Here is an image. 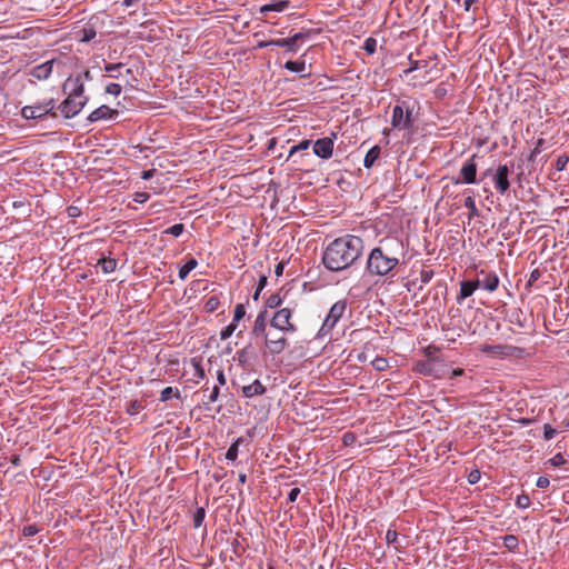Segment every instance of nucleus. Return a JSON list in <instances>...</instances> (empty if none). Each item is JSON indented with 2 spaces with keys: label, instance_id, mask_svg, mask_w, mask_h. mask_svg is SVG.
<instances>
[{
  "label": "nucleus",
  "instance_id": "obj_1",
  "mask_svg": "<svg viewBox=\"0 0 569 569\" xmlns=\"http://www.w3.org/2000/svg\"><path fill=\"white\" fill-rule=\"evenodd\" d=\"M363 241L360 237L346 234L332 240L322 253V263L332 272L350 268L362 254Z\"/></svg>",
  "mask_w": 569,
  "mask_h": 569
},
{
  "label": "nucleus",
  "instance_id": "obj_2",
  "mask_svg": "<svg viewBox=\"0 0 569 569\" xmlns=\"http://www.w3.org/2000/svg\"><path fill=\"white\" fill-rule=\"evenodd\" d=\"M405 257V248L398 238H385L373 248L367 260V271L373 276H388L400 263Z\"/></svg>",
  "mask_w": 569,
  "mask_h": 569
},
{
  "label": "nucleus",
  "instance_id": "obj_3",
  "mask_svg": "<svg viewBox=\"0 0 569 569\" xmlns=\"http://www.w3.org/2000/svg\"><path fill=\"white\" fill-rule=\"evenodd\" d=\"M63 91L68 92V97L60 103L59 110L64 118L70 119L77 116L88 101L83 96L84 86L81 77L68 78Z\"/></svg>",
  "mask_w": 569,
  "mask_h": 569
},
{
  "label": "nucleus",
  "instance_id": "obj_4",
  "mask_svg": "<svg viewBox=\"0 0 569 569\" xmlns=\"http://www.w3.org/2000/svg\"><path fill=\"white\" fill-rule=\"evenodd\" d=\"M54 107V100L49 99L48 101L37 102L32 106L23 107L21 110V116L27 120L43 118L47 114L56 117V113L53 112Z\"/></svg>",
  "mask_w": 569,
  "mask_h": 569
},
{
  "label": "nucleus",
  "instance_id": "obj_5",
  "mask_svg": "<svg viewBox=\"0 0 569 569\" xmlns=\"http://www.w3.org/2000/svg\"><path fill=\"white\" fill-rule=\"evenodd\" d=\"M293 311L290 308L277 310L270 321L272 328L281 332H296L297 326L291 321Z\"/></svg>",
  "mask_w": 569,
  "mask_h": 569
},
{
  "label": "nucleus",
  "instance_id": "obj_6",
  "mask_svg": "<svg viewBox=\"0 0 569 569\" xmlns=\"http://www.w3.org/2000/svg\"><path fill=\"white\" fill-rule=\"evenodd\" d=\"M346 308H347V303L345 300H339L332 305V307L330 308V310L320 328V333L322 336H327L332 331V329L336 327L337 322L343 316Z\"/></svg>",
  "mask_w": 569,
  "mask_h": 569
},
{
  "label": "nucleus",
  "instance_id": "obj_7",
  "mask_svg": "<svg viewBox=\"0 0 569 569\" xmlns=\"http://www.w3.org/2000/svg\"><path fill=\"white\" fill-rule=\"evenodd\" d=\"M391 126L396 129L408 130L413 127L412 110L403 106L396 104L392 109Z\"/></svg>",
  "mask_w": 569,
  "mask_h": 569
},
{
  "label": "nucleus",
  "instance_id": "obj_8",
  "mask_svg": "<svg viewBox=\"0 0 569 569\" xmlns=\"http://www.w3.org/2000/svg\"><path fill=\"white\" fill-rule=\"evenodd\" d=\"M337 139V133L332 132L331 137H325L318 139L313 144V153L322 159H329L333 153L335 140Z\"/></svg>",
  "mask_w": 569,
  "mask_h": 569
},
{
  "label": "nucleus",
  "instance_id": "obj_9",
  "mask_svg": "<svg viewBox=\"0 0 569 569\" xmlns=\"http://www.w3.org/2000/svg\"><path fill=\"white\" fill-rule=\"evenodd\" d=\"M476 154H472L461 167L459 171L460 179L456 183L472 184L477 181Z\"/></svg>",
  "mask_w": 569,
  "mask_h": 569
},
{
  "label": "nucleus",
  "instance_id": "obj_10",
  "mask_svg": "<svg viewBox=\"0 0 569 569\" xmlns=\"http://www.w3.org/2000/svg\"><path fill=\"white\" fill-rule=\"evenodd\" d=\"M508 176H509V168L506 164H500L497 168L496 174L493 177L496 190L500 194H505L510 188Z\"/></svg>",
  "mask_w": 569,
  "mask_h": 569
},
{
  "label": "nucleus",
  "instance_id": "obj_11",
  "mask_svg": "<svg viewBox=\"0 0 569 569\" xmlns=\"http://www.w3.org/2000/svg\"><path fill=\"white\" fill-rule=\"evenodd\" d=\"M479 350L487 355L508 357L512 355L513 347L483 343L479 346Z\"/></svg>",
  "mask_w": 569,
  "mask_h": 569
},
{
  "label": "nucleus",
  "instance_id": "obj_12",
  "mask_svg": "<svg viewBox=\"0 0 569 569\" xmlns=\"http://www.w3.org/2000/svg\"><path fill=\"white\" fill-rule=\"evenodd\" d=\"M264 345L270 353L280 355L288 348L289 342L284 336L278 337L277 340H273V338L266 337Z\"/></svg>",
  "mask_w": 569,
  "mask_h": 569
},
{
  "label": "nucleus",
  "instance_id": "obj_13",
  "mask_svg": "<svg viewBox=\"0 0 569 569\" xmlns=\"http://www.w3.org/2000/svg\"><path fill=\"white\" fill-rule=\"evenodd\" d=\"M118 114V110L111 109L110 107L102 104L99 108L94 109L88 117L90 122H97L100 120L111 119L113 116Z\"/></svg>",
  "mask_w": 569,
  "mask_h": 569
},
{
  "label": "nucleus",
  "instance_id": "obj_14",
  "mask_svg": "<svg viewBox=\"0 0 569 569\" xmlns=\"http://www.w3.org/2000/svg\"><path fill=\"white\" fill-rule=\"evenodd\" d=\"M306 37H307L306 33L298 32V33H295L290 38L273 39V43H274V47L287 48L289 51L296 52V50H297L296 47H297L298 42L303 40Z\"/></svg>",
  "mask_w": 569,
  "mask_h": 569
},
{
  "label": "nucleus",
  "instance_id": "obj_15",
  "mask_svg": "<svg viewBox=\"0 0 569 569\" xmlns=\"http://www.w3.org/2000/svg\"><path fill=\"white\" fill-rule=\"evenodd\" d=\"M480 287V280L475 281H462L460 283V292L457 297L458 303H461L462 300L472 296V293Z\"/></svg>",
  "mask_w": 569,
  "mask_h": 569
},
{
  "label": "nucleus",
  "instance_id": "obj_16",
  "mask_svg": "<svg viewBox=\"0 0 569 569\" xmlns=\"http://www.w3.org/2000/svg\"><path fill=\"white\" fill-rule=\"evenodd\" d=\"M480 274L483 276V278L480 280V287L483 289L492 292L496 291L499 286V278L496 272H485L483 270L480 271Z\"/></svg>",
  "mask_w": 569,
  "mask_h": 569
},
{
  "label": "nucleus",
  "instance_id": "obj_17",
  "mask_svg": "<svg viewBox=\"0 0 569 569\" xmlns=\"http://www.w3.org/2000/svg\"><path fill=\"white\" fill-rule=\"evenodd\" d=\"M53 63H54L53 60H49V61H46V62L34 67L31 72L32 77H34L36 79H39V80L48 79L50 77V74L52 73Z\"/></svg>",
  "mask_w": 569,
  "mask_h": 569
},
{
  "label": "nucleus",
  "instance_id": "obj_18",
  "mask_svg": "<svg viewBox=\"0 0 569 569\" xmlns=\"http://www.w3.org/2000/svg\"><path fill=\"white\" fill-rule=\"evenodd\" d=\"M266 387L260 382V380H254L252 383L242 387V395L246 398H252L254 396H261L266 392Z\"/></svg>",
  "mask_w": 569,
  "mask_h": 569
},
{
  "label": "nucleus",
  "instance_id": "obj_19",
  "mask_svg": "<svg viewBox=\"0 0 569 569\" xmlns=\"http://www.w3.org/2000/svg\"><path fill=\"white\" fill-rule=\"evenodd\" d=\"M289 6H290L289 0H278V1H273L270 3L263 4L262 7H260L259 11H260V13H267L270 11L282 12L286 9H288Z\"/></svg>",
  "mask_w": 569,
  "mask_h": 569
},
{
  "label": "nucleus",
  "instance_id": "obj_20",
  "mask_svg": "<svg viewBox=\"0 0 569 569\" xmlns=\"http://www.w3.org/2000/svg\"><path fill=\"white\" fill-rule=\"evenodd\" d=\"M266 329H267V319H266V312H260L256 320H254V325L252 327V335L256 336V337H268L266 335Z\"/></svg>",
  "mask_w": 569,
  "mask_h": 569
},
{
  "label": "nucleus",
  "instance_id": "obj_21",
  "mask_svg": "<svg viewBox=\"0 0 569 569\" xmlns=\"http://www.w3.org/2000/svg\"><path fill=\"white\" fill-rule=\"evenodd\" d=\"M419 367L420 372L426 376H430L436 379L445 378V372H436L437 361L435 360H428L427 362L421 363Z\"/></svg>",
  "mask_w": 569,
  "mask_h": 569
},
{
  "label": "nucleus",
  "instance_id": "obj_22",
  "mask_svg": "<svg viewBox=\"0 0 569 569\" xmlns=\"http://www.w3.org/2000/svg\"><path fill=\"white\" fill-rule=\"evenodd\" d=\"M381 154V149L379 146H373L365 156L363 166L367 169L373 167L375 162L379 159Z\"/></svg>",
  "mask_w": 569,
  "mask_h": 569
},
{
  "label": "nucleus",
  "instance_id": "obj_23",
  "mask_svg": "<svg viewBox=\"0 0 569 569\" xmlns=\"http://www.w3.org/2000/svg\"><path fill=\"white\" fill-rule=\"evenodd\" d=\"M76 34L80 42H89L96 37L97 32L93 27H84L77 31Z\"/></svg>",
  "mask_w": 569,
  "mask_h": 569
},
{
  "label": "nucleus",
  "instance_id": "obj_24",
  "mask_svg": "<svg viewBox=\"0 0 569 569\" xmlns=\"http://www.w3.org/2000/svg\"><path fill=\"white\" fill-rule=\"evenodd\" d=\"M98 264L104 273L113 272L117 269V260L113 258L102 257L98 260Z\"/></svg>",
  "mask_w": 569,
  "mask_h": 569
},
{
  "label": "nucleus",
  "instance_id": "obj_25",
  "mask_svg": "<svg viewBox=\"0 0 569 569\" xmlns=\"http://www.w3.org/2000/svg\"><path fill=\"white\" fill-rule=\"evenodd\" d=\"M198 266V261L194 258H190L180 269H179V278L184 280L188 274L196 269Z\"/></svg>",
  "mask_w": 569,
  "mask_h": 569
},
{
  "label": "nucleus",
  "instance_id": "obj_26",
  "mask_svg": "<svg viewBox=\"0 0 569 569\" xmlns=\"http://www.w3.org/2000/svg\"><path fill=\"white\" fill-rule=\"evenodd\" d=\"M171 397L180 399L181 395L178 388L166 387L160 393V401H168Z\"/></svg>",
  "mask_w": 569,
  "mask_h": 569
},
{
  "label": "nucleus",
  "instance_id": "obj_27",
  "mask_svg": "<svg viewBox=\"0 0 569 569\" xmlns=\"http://www.w3.org/2000/svg\"><path fill=\"white\" fill-rule=\"evenodd\" d=\"M284 68L292 72H303L306 70L305 60L287 61Z\"/></svg>",
  "mask_w": 569,
  "mask_h": 569
},
{
  "label": "nucleus",
  "instance_id": "obj_28",
  "mask_svg": "<svg viewBox=\"0 0 569 569\" xmlns=\"http://www.w3.org/2000/svg\"><path fill=\"white\" fill-rule=\"evenodd\" d=\"M123 67L121 62L119 63H107L104 64V71L108 73L110 78H119L120 77V70Z\"/></svg>",
  "mask_w": 569,
  "mask_h": 569
},
{
  "label": "nucleus",
  "instance_id": "obj_29",
  "mask_svg": "<svg viewBox=\"0 0 569 569\" xmlns=\"http://www.w3.org/2000/svg\"><path fill=\"white\" fill-rule=\"evenodd\" d=\"M463 206L469 210V218H475L479 216V210L477 209L473 197L469 196L465 198Z\"/></svg>",
  "mask_w": 569,
  "mask_h": 569
},
{
  "label": "nucleus",
  "instance_id": "obj_30",
  "mask_svg": "<svg viewBox=\"0 0 569 569\" xmlns=\"http://www.w3.org/2000/svg\"><path fill=\"white\" fill-rule=\"evenodd\" d=\"M191 363H192V367H193V370H194L193 377L196 378V382H198L199 380L204 379L206 372H204V369L201 366V362L199 360H197L196 358H192L191 359Z\"/></svg>",
  "mask_w": 569,
  "mask_h": 569
},
{
  "label": "nucleus",
  "instance_id": "obj_31",
  "mask_svg": "<svg viewBox=\"0 0 569 569\" xmlns=\"http://www.w3.org/2000/svg\"><path fill=\"white\" fill-rule=\"evenodd\" d=\"M519 541L515 535H507L503 537V546L509 551H515L518 548Z\"/></svg>",
  "mask_w": 569,
  "mask_h": 569
},
{
  "label": "nucleus",
  "instance_id": "obj_32",
  "mask_svg": "<svg viewBox=\"0 0 569 569\" xmlns=\"http://www.w3.org/2000/svg\"><path fill=\"white\" fill-rule=\"evenodd\" d=\"M220 306V300L217 296H211L206 300L204 310L207 312L216 311Z\"/></svg>",
  "mask_w": 569,
  "mask_h": 569
},
{
  "label": "nucleus",
  "instance_id": "obj_33",
  "mask_svg": "<svg viewBox=\"0 0 569 569\" xmlns=\"http://www.w3.org/2000/svg\"><path fill=\"white\" fill-rule=\"evenodd\" d=\"M362 48L368 54H373L377 49V40L372 37L367 38Z\"/></svg>",
  "mask_w": 569,
  "mask_h": 569
},
{
  "label": "nucleus",
  "instance_id": "obj_34",
  "mask_svg": "<svg viewBox=\"0 0 569 569\" xmlns=\"http://www.w3.org/2000/svg\"><path fill=\"white\" fill-rule=\"evenodd\" d=\"M282 303V299L279 293L271 295L266 300V306L270 309L279 308Z\"/></svg>",
  "mask_w": 569,
  "mask_h": 569
},
{
  "label": "nucleus",
  "instance_id": "obj_35",
  "mask_svg": "<svg viewBox=\"0 0 569 569\" xmlns=\"http://www.w3.org/2000/svg\"><path fill=\"white\" fill-rule=\"evenodd\" d=\"M204 517H206L204 508H202V507L198 508L196 510V512L193 513V527L199 528L202 525Z\"/></svg>",
  "mask_w": 569,
  "mask_h": 569
},
{
  "label": "nucleus",
  "instance_id": "obj_36",
  "mask_svg": "<svg viewBox=\"0 0 569 569\" xmlns=\"http://www.w3.org/2000/svg\"><path fill=\"white\" fill-rule=\"evenodd\" d=\"M183 230H184V226L182 223H176V224L169 227L168 229H166L163 231V233L171 234L173 237H179L182 234Z\"/></svg>",
  "mask_w": 569,
  "mask_h": 569
},
{
  "label": "nucleus",
  "instance_id": "obj_37",
  "mask_svg": "<svg viewBox=\"0 0 569 569\" xmlns=\"http://www.w3.org/2000/svg\"><path fill=\"white\" fill-rule=\"evenodd\" d=\"M372 367L377 371H383L389 367L388 360L382 357H377L372 360Z\"/></svg>",
  "mask_w": 569,
  "mask_h": 569
},
{
  "label": "nucleus",
  "instance_id": "obj_38",
  "mask_svg": "<svg viewBox=\"0 0 569 569\" xmlns=\"http://www.w3.org/2000/svg\"><path fill=\"white\" fill-rule=\"evenodd\" d=\"M311 144L310 140H302L298 144L291 147L289 152V158H291L296 152L307 150Z\"/></svg>",
  "mask_w": 569,
  "mask_h": 569
},
{
  "label": "nucleus",
  "instance_id": "obj_39",
  "mask_svg": "<svg viewBox=\"0 0 569 569\" xmlns=\"http://www.w3.org/2000/svg\"><path fill=\"white\" fill-rule=\"evenodd\" d=\"M246 316V308L242 303H238L233 310V322H239Z\"/></svg>",
  "mask_w": 569,
  "mask_h": 569
},
{
  "label": "nucleus",
  "instance_id": "obj_40",
  "mask_svg": "<svg viewBox=\"0 0 569 569\" xmlns=\"http://www.w3.org/2000/svg\"><path fill=\"white\" fill-rule=\"evenodd\" d=\"M106 93L108 94H112V96H119L122 91V87L119 84V83H109L106 89H104Z\"/></svg>",
  "mask_w": 569,
  "mask_h": 569
},
{
  "label": "nucleus",
  "instance_id": "obj_41",
  "mask_svg": "<svg viewBox=\"0 0 569 569\" xmlns=\"http://www.w3.org/2000/svg\"><path fill=\"white\" fill-rule=\"evenodd\" d=\"M238 457V441L232 443L226 452L227 460H236Z\"/></svg>",
  "mask_w": 569,
  "mask_h": 569
},
{
  "label": "nucleus",
  "instance_id": "obj_42",
  "mask_svg": "<svg viewBox=\"0 0 569 569\" xmlns=\"http://www.w3.org/2000/svg\"><path fill=\"white\" fill-rule=\"evenodd\" d=\"M220 395L219 386H214L208 397V401L204 402V406L208 407L209 403L216 402Z\"/></svg>",
  "mask_w": 569,
  "mask_h": 569
},
{
  "label": "nucleus",
  "instance_id": "obj_43",
  "mask_svg": "<svg viewBox=\"0 0 569 569\" xmlns=\"http://www.w3.org/2000/svg\"><path fill=\"white\" fill-rule=\"evenodd\" d=\"M516 505L521 509H526L530 506V498L526 495H520L517 497Z\"/></svg>",
  "mask_w": 569,
  "mask_h": 569
},
{
  "label": "nucleus",
  "instance_id": "obj_44",
  "mask_svg": "<svg viewBox=\"0 0 569 569\" xmlns=\"http://www.w3.org/2000/svg\"><path fill=\"white\" fill-rule=\"evenodd\" d=\"M568 161H569V158L566 156V154H562V156H559L558 159L556 160V170L558 171H562L566 166L568 164Z\"/></svg>",
  "mask_w": 569,
  "mask_h": 569
},
{
  "label": "nucleus",
  "instance_id": "obj_45",
  "mask_svg": "<svg viewBox=\"0 0 569 569\" xmlns=\"http://www.w3.org/2000/svg\"><path fill=\"white\" fill-rule=\"evenodd\" d=\"M398 539V532L396 529H388L386 532V541L387 543L391 545L397 542Z\"/></svg>",
  "mask_w": 569,
  "mask_h": 569
},
{
  "label": "nucleus",
  "instance_id": "obj_46",
  "mask_svg": "<svg viewBox=\"0 0 569 569\" xmlns=\"http://www.w3.org/2000/svg\"><path fill=\"white\" fill-rule=\"evenodd\" d=\"M549 462L551 463V466L553 467H559V466H562L566 463V459L563 458V456L561 453H557L550 460Z\"/></svg>",
  "mask_w": 569,
  "mask_h": 569
},
{
  "label": "nucleus",
  "instance_id": "obj_47",
  "mask_svg": "<svg viewBox=\"0 0 569 569\" xmlns=\"http://www.w3.org/2000/svg\"><path fill=\"white\" fill-rule=\"evenodd\" d=\"M556 433H557L556 429H553L550 425H545L543 437L546 440H551Z\"/></svg>",
  "mask_w": 569,
  "mask_h": 569
},
{
  "label": "nucleus",
  "instance_id": "obj_48",
  "mask_svg": "<svg viewBox=\"0 0 569 569\" xmlns=\"http://www.w3.org/2000/svg\"><path fill=\"white\" fill-rule=\"evenodd\" d=\"M543 142H545V141H543V139H539V140L537 141L536 147L533 148V150L531 151V153H530V156H529V160H530V161H533V160H535V158H536V156H537V154H539V153L541 152V147H542Z\"/></svg>",
  "mask_w": 569,
  "mask_h": 569
},
{
  "label": "nucleus",
  "instance_id": "obj_49",
  "mask_svg": "<svg viewBox=\"0 0 569 569\" xmlns=\"http://www.w3.org/2000/svg\"><path fill=\"white\" fill-rule=\"evenodd\" d=\"M233 332H234V327L233 326H227L224 329L221 330L220 339L221 340H227L228 338H230L232 336Z\"/></svg>",
  "mask_w": 569,
  "mask_h": 569
},
{
  "label": "nucleus",
  "instance_id": "obj_50",
  "mask_svg": "<svg viewBox=\"0 0 569 569\" xmlns=\"http://www.w3.org/2000/svg\"><path fill=\"white\" fill-rule=\"evenodd\" d=\"M150 196L147 192H136L133 200L138 203H144L149 200Z\"/></svg>",
  "mask_w": 569,
  "mask_h": 569
},
{
  "label": "nucleus",
  "instance_id": "obj_51",
  "mask_svg": "<svg viewBox=\"0 0 569 569\" xmlns=\"http://www.w3.org/2000/svg\"><path fill=\"white\" fill-rule=\"evenodd\" d=\"M549 485H550V480L548 477H545V476L539 477L536 482V486L541 489L548 488Z\"/></svg>",
  "mask_w": 569,
  "mask_h": 569
},
{
  "label": "nucleus",
  "instance_id": "obj_52",
  "mask_svg": "<svg viewBox=\"0 0 569 569\" xmlns=\"http://www.w3.org/2000/svg\"><path fill=\"white\" fill-rule=\"evenodd\" d=\"M300 493V489L299 488H292L290 491H289V495H288V500L290 502H295L298 498Z\"/></svg>",
  "mask_w": 569,
  "mask_h": 569
},
{
  "label": "nucleus",
  "instance_id": "obj_53",
  "mask_svg": "<svg viewBox=\"0 0 569 569\" xmlns=\"http://www.w3.org/2000/svg\"><path fill=\"white\" fill-rule=\"evenodd\" d=\"M480 479V472L478 470H473L468 476V481L470 483H476Z\"/></svg>",
  "mask_w": 569,
  "mask_h": 569
},
{
  "label": "nucleus",
  "instance_id": "obj_54",
  "mask_svg": "<svg viewBox=\"0 0 569 569\" xmlns=\"http://www.w3.org/2000/svg\"><path fill=\"white\" fill-rule=\"evenodd\" d=\"M140 408H141L140 402L133 401V402H131V405H130V407L128 409V412L130 415H134V413H137L140 410Z\"/></svg>",
  "mask_w": 569,
  "mask_h": 569
},
{
  "label": "nucleus",
  "instance_id": "obj_55",
  "mask_svg": "<svg viewBox=\"0 0 569 569\" xmlns=\"http://www.w3.org/2000/svg\"><path fill=\"white\" fill-rule=\"evenodd\" d=\"M217 380H218L220 386H224L226 385L227 379H226L224 372L222 370H218L217 371Z\"/></svg>",
  "mask_w": 569,
  "mask_h": 569
},
{
  "label": "nucleus",
  "instance_id": "obj_56",
  "mask_svg": "<svg viewBox=\"0 0 569 569\" xmlns=\"http://www.w3.org/2000/svg\"><path fill=\"white\" fill-rule=\"evenodd\" d=\"M267 281H268V280H267V277H266V276H261V277H260V279H259V281H258V286H257L258 291H262V290H263V288H264V287H266V284H267Z\"/></svg>",
  "mask_w": 569,
  "mask_h": 569
},
{
  "label": "nucleus",
  "instance_id": "obj_57",
  "mask_svg": "<svg viewBox=\"0 0 569 569\" xmlns=\"http://www.w3.org/2000/svg\"><path fill=\"white\" fill-rule=\"evenodd\" d=\"M461 375H463V369L457 368V369L449 371L448 378L452 379L453 377L461 376Z\"/></svg>",
  "mask_w": 569,
  "mask_h": 569
},
{
  "label": "nucleus",
  "instance_id": "obj_58",
  "mask_svg": "<svg viewBox=\"0 0 569 569\" xmlns=\"http://www.w3.org/2000/svg\"><path fill=\"white\" fill-rule=\"evenodd\" d=\"M26 536H32L38 532V529L34 526H29L23 529Z\"/></svg>",
  "mask_w": 569,
  "mask_h": 569
},
{
  "label": "nucleus",
  "instance_id": "obj_59",
  "mask_svg": "<svg viewBox=\"0 0 569 569\" xmlns=\"http://www.w3.org/2000/svg\"><path fill=\"white\" fill-rule=\"evenodd\" d=\"M68 214L70 217H77L80 214V210H79V208L71 206L68 208Z\"/></svg>",
  "mask_w": 569,
  "mask_h": 569
},
{
  "label": "nucleus",
  "instance_id": "obj_60",
  "mask_svg": "<svg viewBox=\"0 0 569 569\" xmlns=\"http://www.w3.org/2000/svg\"><path fill=\"white\" fill-rule=\"evenodd\" d=\"M436 372H445V377H448L449 369H447L445 366L437 362Z\"/></svg>",
  "mask_w": 569,
  "mask_h": 569
},
{
  "label": "nucleus",
  "instance_id": "obj_61",
  "mask_svg": "<svg viewBox=\"0 0 569 569\" xmlns=\"http://www.w3.org/2000/svg\"><path fill=\"white\" fill-rule=\"evenodd\" d=\"M355 439V436L350 432H347L343 435V443L345 445H349L350 442H352Z\"/></svg>",
  "mask_w": 569,
  "mask_h": 569
},
{
  "label": "nucleus",
  "instance_id": "obj_62",
  "mask_svg": "<svg viewBox=\"0 0 569 569\" xmlns=\"http://www.w3.org/2000/svg\"><path fill=\"white\" fill-rule=\"evenodd\" d=\"M270 46L274 47L273 39L269 40V41H260L257 44L258 48H266V47H270Z\"/></svg>",
  "mask_w": 569,
  "mask_h": 569
},
{
  "label": "nucleus",
  "instance_id": "obj_63",
  "mask_svg": "<svg viewBox=\"0 0 569 569\" xmlns=\"http://www.w3.org/2000/svg\"><path fill=\"white\" fill-rule=\"evenodd\" d=\"M154 170H146L142 172V179L148 180L153 176Z\"/></svg>",
  "mask_w": 569,
  "mask_h": 569
},
{
  "label": "nucleus",
  "instance_id": "obj_64",
  "mask_svg": "<svg viewBox=\"0 0 569 569\" xmlns=\"http://www.w3.org/2000/svg\"><path fill=\"white\" fill-rule=\"evenodd\" d=\"M476 2H477V0H465V2H463L465 10H466V11H469V10H470V8H471V6H472L473 3H476Z\"/></svg>",
  "mask_w": 569,
  "mask_h": 569
}]
</instances>
